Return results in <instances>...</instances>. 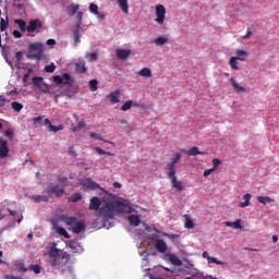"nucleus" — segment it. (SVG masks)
Listing matches in <instances>:
<instances>
[{"instance_id": "b1692460", "label": "nucleus", "mask_w": 279, "mask_h": 279, "mask_svg": "<svg viewBox=\"0 0 279 279\" xmlns=\"http://www.w3.org/2000/svg\"><path fill=\"white\" fill-rule=\"evenodd\" d=\"M257 201L259 204H263L264 206H267V204H271V202H276L274 198L269 196H258Z\"/></svg>"}, {"instance_id": "5fc2aeb1", "label": "nucleus", "mask_w": 279, "mask_h": 279, "mask_svg": "<svg viewBox=\"0 0 279 279\" xmlns=\"http://www.w3.org/2000/svg\"><path fill=\"white\" fill-rule=\"evenodd\" d=\"M208 263L209 264L214 263L215 265H223V262L217 259V257H210Z\"/></svg>"}, {"instance_id": "37998d69", "label": "nucleus", "mask_w": 279, "mask_h": 279, "mask_svg": "<svg viewBox=\"0 0 279 279\" xmlns=\"http://www.w3.org/2000/svg\"><path fill=\"white\" fill-rule=\"evenodd\" d=\"M97 84H99V82L95 78L89 81V89L92 90V93H95L97 90Z\"/></svg>"}, {"instance_id": "0eeeda50", "label": "nucleus", "mask_w": 279, "mask_h": 279, "mask_svg": "<svg viewBox=\"0 0 279 279\" xmlns=\"http://www.w3.org/2000/svg\"><path fill=\"white\" fill-rule=\"evenodd\" d=\"M165 14H167V9H165V5L158 4L156 7V23L162 25V23H165Z\"/></svg>"}, {"instance_id": "2eb2a0df", "label": "nucleus", "mask_w": 279, "mask_h": 279, "mask_svg": "<svg viewBox=\"0 0 279 279\" xmlns=\"http://www.w3.org/2000/svg\"><path fill=\"white\" fill-rule=\"evenodd\" d=\"M85 228L86 226L84 225V222L77 221L73 223L72 231L74 232V234H80Z\"/></svg>"}, {"instance_id": "a19ab883", "label": "nucleus", "mask_w": 279, "mask_h": 279, "mask_svg": "<svg viewBox=\"0 0 279 279\" xmlns=\"http://www.w3.org/2000/svg\"><path fill=\"white\" fill-rule=\"evenodd\" d=\"M33 84L34 86H36L37 88L43 86V77L41 76H35L33 77Z\"/></svg>"}, {"instance_id": "39448f33", "label": "nucleus", "mask_w": 279, "mask_h": 279, "mask_svg": "<svg viewBox=\"0 0 279 279\" xmlns=\"http://www.w3.org/2000/svg\"><path fill=\"white\" fill-rule=\"evenodd\" d=\"M114 205L112 203H106L100 207V215L108 221L109 219H114Z\"/></svg>"}, {"instance_id": "9b49d317", "label": "nucleus", "mask_w": 279, "mask_h": 279, "mask_svg": "<svg viewBox=\"0 0 279 279\" xmlns=\"http://www.w3.org/2000/svg\"><path fill=\"white\" fill-rule=\"evenodd\" d=\"M116 53L119 60H128V58H130V54L132 53V50L120 48L116 50Z\"/></svg>"}, {"instance_id": "6e6d98bb", "label": "nucleus", "mask_w": 279, "mask_h": 279, "mask_svg": "<svg viewBox=\"0 0 279 279\" xmlns=\"http://www.w3.org/2000/svg\"><path fill=\"white\" fill-rule=\"evenodd\" d=\"M219 165H221V161H220L219 159H217V158L214 159V160H213V168H211V169H213L214 171H217V167H219Z\"/></svg>"}, {"instance_id": "dca6fc26", "label": "nucleus", "mask_w": 279, "mask_h": 279, "mask_svg": "<svg viewBox=\"0 0 279 279\" xmlns=\"http://www.w3.org/2000/svg\"><path fill=\"white\" fill-rule=\"evenodd\" d=\"M117 2L120 10H122L124 14H128L130 12V4L128 3V0H117Z\"/></svg>"}, {"instance_id": "7c9ffc66", "label": "nucleus", "mask_w": 279, "mask_h": 279, "mask_svg": "<svg viewBox=\"0 0 279 279\" xmlns=\"http://www.w3.org/2000/svg\"><path fill=\"white\" fill-rule=\"evenodd\" d=\"M138 75L141 77H151V69L149 68H143L140 72Z\"/></svg>"}, {"instance_id": "0e129e2a", "label": "nucleus", "mask_w": 279, "mask_h": 279, "mask_svg": "<svg viewBox=\"0 0 279 279\" xmlns=\"http://www.w3.org/2000/svg\"><path fill=\"white\" fill-rule=\"evenodd\" d=\"M242 38L250 40V38H252V31L247 29L246 34L244 36H242Z\"/></svg>"}, {"instance_id": "72a5a7b5", "label": "nucleus", "mask_w": 279, "mask_h": 279, "mask_svg": "<svg viewBox=\"0 0 279 279\" xmlns=\"http://www.w3.org/2000/svg\"><path fill=\"white\" fill-rule=\"evenodd\" d=\"M202 151H199V148L194 146L192 148L189 149L187 151V156H202Z\"/></svg>"}, {"instance_id": "ea45409f", "label": "nucleus", "mask_w": 279, "mask_h": 279, "mask_svg": "<svg viewBox=\"0 0 279 279\" xmlns=\"http://www.w3.org/2000/svg\"><path fill=\"white\" fill-rule=\"evenodd\" d=\"M11 108L13 110H15V112H21V110L23 108V104L17 102V101H13V102H11Z\"/></svg>"}, {"instance_id": "c85d7f7f", "label": "nucleus", "mask_w": 279, "mask_h": 279, "mask_svg": "<svg viewBox=\"0 0 279 279\" xmlns=\"http://www.w3.org/2000/svg\"><path fill=\"white\" fill-rule=\"evenodd\" d=\"M14 23H15V25L19 26L21 32L27 31V22H25V20H14Z\"/></svg>"}, {"instance_id": "a18cd8bd", "label": "nucleus", "mask_w": 279, "mask_h": 279, "mask_svg": "<svg viewBox=\"0 0 279 279\" xmlns=\"http://www.w3.org/2000/svg\"><path fill=\"white\" fill-rule=\"evenodd\" d=\"M16 269H17V271H23V274H25V271H27V268L25 267V263H23V260H21L16 264Z\"/></svg>"}, {"instance_id": "f03ea898", "label": "nucleus", "mask_w": 279, "mask_h": 279, "mask_svg": "<svg viewBox=\"0 0 279 279\" xmlns=\"http://www.w3.org/2000/svg\"><path fill=\"white\" fill-rule=\"evenodd\" d=\"M44 45L41 43H35L28 45V54L26 58L28 60H40L43 58Z\"/></svg>"}, {"instance_id": "c03bdc74", "label": "nucleus", "mask_w": 279, "mask_h": 279, "mask_svg": "<svg viewBox=\"0 0 279 279\" xmlns=\"http://www.w3.org/2000/svg\"><path fill=\"white\" fill-rule=\"evenodd\" d=\"M132 104H133L132 100L125 101L121 107L122 112H128V110L132 108Z\"/></svg>"}, {"instance_id": "bf43d9fd", "label": "nucleus", "mask_w": 279, "mask_h": 279, "mask_svg": "<svg viewBox=\"0 0 279 279\" xmlns=\"http://www.w3.org/2000/svg\"><path fill=\"white\" fill-rule=\"evenodd\" d=\"M84 128H86V122H84V120H81L76 125V130H84Z\"/></svg>"}, {"instance_id": "4468645a", "label": "nucleus", "mask_w": 279, "mask_h": 279, "mask_svg": "<svg viewBox=\"0 0 279 279\" xmlns=\"http://www.w3.org/2000/svg\"><path fill=\"white\" fill-rule=\"evenodd\" d=\"M111 104H119V97H121V90L116 89L114 92L110 93L108 96Z\"/></svg>"}, {"instance_id": "1a4fd4ad", "label": "nucleus", "mask_w": 279, "mask_h": 279, "mask_svg": "<svg viewBox=\"0 0 279 279\" xmlns=\"http://www.w3.org/2000/svg\"><path fill=\"white\" fill-rule=\"evenodd\" d=\"M10 154V148L8 147V142L3 138H0V158H8Z\"/></svg>"}, {"instance_id": "f257e3e1", "label": "nucleus", "mask_w": 279, "mask_h": 279, "mask_svg": "<svg viewBox=\"0 0 279 279\" xmlns=\"http://www.w3.org/2000/svg\"><path fill=\"white\" fill-rule=\"evenodd\" d=\"M60 251L59 248L52 247L49 251V257H50V266L52 269H56L57 271L61 269V271H64V267H66V263H69V254L64 253L62 255V258L65 259V263L60 264L58 263V258L60 257Z\"/></svg>"}, {"instance_id": "aec40b11", "label": "nucleus", "mask_w": 279, "mask_h": 279, "mask_svg": "<svg viewBox=\"0 0 279 279\" xmlns=\"http://www.w3.org/2000/svg\"><path fill=\"white\" fill-rule=\"evenodd\" d=\"M247 56H250V52L245 50L238 49L235 51V58H238V60H240L241 62H245V58H247Z\"/></svg>"}, {"instance_id": "13d9d810", "label": "nucleus", "mask_w": 279, "mask_h": 279, "mask_svg": "<svg viewBox=\"0 0 279 279\" xmlns=\"http://www.w3.org/2000/svg\"><path fill=\"white\" fill-rule=\"evenodd\" d=\"M4 134H5L7 138H10V141H12V138H14V132H12V130H7Z\"/></svg>"}, {"instance_id": "79ce46f5", "label": "nucleus", "mask_w": 279, "mask_h": 279, "mask_svg": "<svg viewBox=\"0 0 279 279\" xmlns=\"http://www.w3.org/2000/svg\"><path fill=\"white\" fill-rule=\"evenodd\" d=\"M95 151H97V154H99L100 156H114V154L106 151L101 147H96Z\"/></svg>"}, {"instance_id": "4d7b16f0", "label": "nucleus", "mask_w": 279, "mask_h": 279, "mask_svg": "<svg viewBox=\"0 0 279 279\" xmlns=\"http://www.w3.org/2000/svg\"><path fill=\"white\" fill-rule=\"evenodd\" d=\"M39 90H41V93L49 94V85L47 84L41 85L39 87Z\"/></svg>"}, {"instance_id": "58836bf2", "label": "nucleus", "mask_w": 279, "mask_h": 279, "mask_svg": "<svg viewBox=\"0 0 279 279\" xmlns=\"http://www.w3.org/2000/svg\"><path fill=\"white\" fill-rule=\"evenodd\" d=\"M167 37H157L155 38L154 43L157 45V47H162L167 43Z\"/></svg>"}, {"instance_id": "ddd939ff", "label": "nucleus", "mask_w": 279, "mask_h": 279, "mask_svg": "<svg viewBox=\"0 0 279 279\" xmlns=\"http://www.w3.org/2000/svg\"><path fill=\"white\" fill-rule=\"evenodd\" d=\"M170 184L172 189H175V191H184V185L182 181H178V177L170 179Z\"/></svg>"}, {"instance_id": "2f4dec72", "label": "nucleus", "mask_w": 279, "mask_h": 279, "mask_svg": "<svg viewBox=\"0 0 279 279\" xmlns=\"http://www.w3.org/2000/svg\"><path fill=\"white\" fill-rule=\"evenodd\" d=\"M80 201H82V193H74L68 198V202H72L73 204Z\"/></svg>"}, {"instance_id": "423d86ee", "label": "nucleus", "mask_w": 279, "mask_h": 279, "mask_svg": "<svg viewBox=\"0 0 279 279\" xmlns=\"http://www.w3.org/2000/svg\"><path fill=\"white\" fill-rule=\"evenodd\" d=\"M113 204L114 213H132V207L130 206V201H117Z\"/></svg>"}, {"instance_id": "680f3d73", "label": "nucleus", "mask_w": 279, "mask_h": 279, "mask_svg": "<svg viewBox=\"0 0 279 279\" xmlns=\"http://www.w3.org/2000/svg\"><path fill=\"white\" fill-rule=\"evenodd\" d=\"M13 36H14V38H23V34L16 29L13 31Z\"/></svg>"}, {"instance_id": "49530a36", "label": "nucleus", "mask_w": 279, "mask_h": 279, "mask_svg": "<svg viewBox=\"0 0 279 279\" xmlns=\"http://www.w3.org/2000/svg\"><path fill=\"white\" fill-rule=\"evenodd\" d=\"M46 73H53L56 71V63H51L45 66Z\"/></svg>"}, {"instance_id": "4be33fe9", "label": "nucleus", "mask_w": 279, "mask_h": 279, "mask_svg": "<svg viewBox=\"0 0 279 279\" xmlns=\"http://www.w3.org/2000/svg\"><path fill=\"white\" fill-rule=\"evenodd\" d=\"M169 260L171 265H174V267H182V260L175 256V254L169 255Z\"/></svg>"}, {"instance_id": "052dcab7", "label": "nucleus", "mask_w": 279, "mask_h": 279, "mask_svg": "<svg viewBox=\"0 0 279 279\" xmlns=\"http://www.w3.org/2000/svg\"><path fill=\"white\" fill-rule=\"evenodd\" d=\"M213 173H215V170L211 168V169L205 170L203 175L204 178H208V175H211Z\"/></svg>"}, {"instance_id": "bb28decb", "label": "nucleus", "mask_w": 279, "mask_h": 279, "mask_svg": "<svg viewBox=\"0 0 279 279\" xmlns=\"http://www.w3.org/2000/svg\"><path fill=\"white\" fill-rule=\"evenodd\" d=\"M239 59L235 57H231L229 60V66H231V69L233 71H239Z\"/></svg>"}, {"instance_id": "a211bd4d", "label": "nucleus", "mask_w": 279, "mask_h": 279, "mask_svg": "<svg viewBox=\"0 0 279 279\" xmlns=\"http://www.w3.org/2000/svg\"><path fill=\"white\" fill-rule=\"evenodd\" d=\"M229 82L234 88L235 93H245V87L239 85V83H236V80L234 77H231Z\"/></svg>"}, {"instance_id": "e433bc0d", "label": "nucleus", "mask_w": 279, "mask_h": 279, "mask_svg": "<svg viewBox=\"0 0 279 279\" xmlns=\"http://www.w3.org/2000/svg\"><path fill=\"white\" fill-rule=\"evenodd\" d=\"M181 158H182V154H180V153L174 154V157H172L170 159V165L175 167V165H178V162H180Z\"/></svg>"}, {"instance_id": "09e8293b", "label": "nucleus", "mask_w": 279, "mask_h": 279, "mask_svg": "<svg viewBox=\"0 0 279 279\" xmlns=\"http://www.w3.org/2000/svg\"><path fill=\"white\" fill-rule=\"evenodd\" d=\"M63 95H65V97H69L70 99H73V97H75V92H71V88H68L63 92Z\"/></svg>"}, {"instance_id": "69168bd1", "label": "nucleus", "mask_w": 279, "mask_h": 279, "mask_svg": "<svg viewBox=\"0 0 279 279\" xmlns=\"http://www.w3.org/2000/svg\"><path fill=\"white\" fill-rule=\"evenodd\" d=\"M15 58H16L17 62H21V60H23V52L17 51L15 54Z\"/></svg>"}, {"instance_id": "6e6552de", "label": "nucleus", "mask_w": 279, "mask_h": 279, "mask_svg": "<svg viewBox=\"0 0 279 279\" xmlns=\"http://www.w3.org/2000/svg\"><path fill=\"white\" fill-rule=\"evenodd\" d=\"M155 248L159 254H165L167 253V250H169V247L167 246V242H165V240L162 239H157L155 241Z\"/></svg>"}, {"instance_id": "8fccbe9b", "label": "nucleus", "mask_w": 279, "mask_h": 279, "mask_svg": "<svg viewBox=\"0 0 279 279\" xmlns=\"http://www.w3.org/2000/svg\"><path fill=\"white\" fill-rule=\"evenodd\" d=\"M98 11H99V7H97V4L95 3L89 4V12H92V14H96Z\"/></svg>"}, {"instance_id": "20e7f679", "label": "nucleus", "mask_w": 279, "mask_h": 279, "mask_svg": "<svg viewBox=\"0 0 279 279\" xmlns=\"http://www.w3.org/2000/svg\"><path fill=\"white\" fill-rule=\"evenodd\" d=\"M61 181L65 182L62 187H60V185L58 184L54 185L53 183H50L48 185V195H54L56 197H62L63 195H66V190H64V187L66 186V178H63Z\"/></svg>"}, {"instance_id": "864d4df0", "label": "nucleus", "mask_w": 279, "mask_h": 279, "mask_svg": "<svg viewBox=\"0 0 279 279\" xmlns=\"http://www.w3.org/2000/svg\"><path fill=\"white\" fill-rule=\"evenodd\" d=\"M29 269L34 271V274H40V266L39 265H31Z\"/></svg>"}, {"instance_id": "9d476101", "label": "nucleus", "mask_w": 279, "mask_h": 279, "mask_svg": "<svg viewBox=\"0 0 279 279\" xmlns=\"http://www.w3.org/2000/svg\"><path fill=\"white\" fill-rule=\"evenodd\" d=\"M38 27H43V23L40 22V20H32L28 23V26L26 27V32H28L29 34L34 33L36 29H38Z\"/></svg>"}, {"instance_id": "3c124183", "label": "nucleus", "mask_w": 279, "mask_h": 279, "mask_svg": "<svg viewBox=\"0 0 279 279\" xmlns=\"http://www.w3.org/2000/svg\"><path fill=\"white\" fill-rule=\"evenodd\" d=\"M90 138H95L96 141H104V135L92 132Z\"/></svg>"}, {"instance_id": "cd10ccee", "label": "nucleus", "mask_w": 279, "mask_h": 279, "mask_svg": "<svg viewBox=\"0 0 279 279\" xmlns=\"http://www.w3.org/2000/svg\"><path fill=\"white\" fill-rule=\"evenodd\" d=\"M75 71L76 73L84 74L88 71V69H86V64L80 62V63H75Z\"/></svg>"}, {"instance_id": "a878e982", "label": "nucleus", "mask_w": 279, "mask_h": 279, "mask_svg": "<svg viewBox=\"0 0 279 279\" xmlns=\"http://www.w3.org/2000/svg\"><path fill=\"white\" fill-rule=\"evenodd\" d=\"M167 169H168V180L175 178V166L168 163Z\"/></svg>"}, {"instance_id": "5701e85b", "label": "nucleus", "mask_w": 279, "mask_h": 279, "mask_svg": "<svg viewBox=\"0 0 279 279\" xmlns=\"http://www.w3.org/2000/svg\"><path fill=\"white\" fill-rule=\"evenodd\" d=\"M244 202L240 203V208H247V206H250V202L252 199V194L246 193L243 196Z\"/></svg>"}, {"instance_id": "412c9836", "label": "nucleus", "mask_w": 279, "mask_h": 279, "mask_svg": "<svg viewBox=\"0 0 279 279\" xmlns=\"http://www.w3.org/2000/svg\"><path fill=\"white\" fill-rule=\"evenodd\" d=\"M129 223L130 226H140L141 225V217L138 215H130L129 216Z\"/></svg>"}, {"instance_id": "393cba45", "label": "nucleus", "mask_w": 279, "mask_h": 279, "mask_svg": "<svg viewBox=\"0 0 279 279\" xmlns=\"http://www.w3.org/2000/svg\"><path fill=\"white\" fill-rule=\"evenodd\" d=\"M184 228L187 230H193L195 228V223L193 222V219H191V216L185 215V223Z\"/></svg>"}, {"instance_id": "f8f14e48", "label": "nucleus", "mask_w": 279, "mask_h": 279, "mask_svg": "<svg viewBox=\"0 0 279 279\" xmlns=\"http://www.w3.org/2000/svg\"><path fill=\"white\" fill-rule=\"evenodd\" d=\"M101 208V199L99 197L94 196L89 201V210H99Z\"/></svg>"}, {"instance_id": "c756f323", "label": "nucleus", "mask_w": 279, "mask_h": 279, "mask_svg": "<svg viewBox=\"0 0 279 279\" xmlns=\"http://www.w3.org/2000/svg\"><path fill=\"white\" fill-rule=\"evenodd\" d=\"M31 199H33V202H35L36 204H40V202H49V197L45 195H35L32 196Z\"/></svg>"}, {"instance_id": "e2e57ef3", "label": "nucleus", "mask_w": 279, "mask_h": 279, "mask_svg": "<svg viewBox=\"0 0 279 279\" xmlns=\"http://www.w3.org/2000/svg\"><path fill=\"white\" fill-rule=\"evenodd\" d=\"M31 73H32V69H29L26 74H24V76H23V82H24V84H26L27 80H29V74H31Z\"/></svg>"}, {"instance_id": "f3484780", "label": "nucleus", "mask_w": 279, "mask_h": 279, "mask_svg": "<svg viewBox=\"0 0 279 279\" xmlns=\"http://www.w3.org/2000/svg\"><path fill=\"white\" fill-rule=\"evenodd\" d=\"M80 28H81V24L77 23L76 24V28L73 32V36H74V45L77 46L81 43V38H82V34H80Z\"/></svg>"}, {"instance_id": "338daca9", "label": "nucleus", "mask_w": 279, "mask_h": 279, "mask_svg": "<svg viewBox=\"0 0 279 279\" xmlns=\"http://www.w3.org/2000/svg\"><path fill=\"white\" fill-rule=\"evenodd\" d=\"M149 278H150V279H167V278H165V277H162V276H158V275H154V274H150V275H149Z\"/></svg>"}, {"instance_id": "603ef678", "label": "nucleus", "mask_w": 279, "mask_h": 279, "mask_svg": "<svg viewBox=\"0 0 279 279\" xmlns=\"http://www.w3.org/2000/svg\"><path fill=\"white\" fill-rule=\"evenodd\" d=\"M60 130H64V124H59L58 126L52 125L50 128V132H60Z\"/></svg>"}, {"instance_id": "c9c22d12", "label": "nucleus", "mask_w": 279, "mask_h": 279, "mask_svg": "<svg viewBox=\"0 0 279 279\" xmlns=\"http://www.w3.org/2000/svg\"><path fill=\"white\" fill-rule=\"evenodd\" d=\"M8 25H10V22L7 20L1 17L0 19V32H5V29H8Z\"/></svg>"}, {"instance_id": "f704fd0d", "label": "nucleus", "mask_w": 279, "mask_h": 279, "mask_svg": "<svg viewBox=\"0 0 279 279\" xmlns=\"http://www.w3.org/2000/svg\"><path fill=\"white\" fill-rule=\"evenodd\" d=\"M77 10H80L78 4H70L68 7V12L71 14V16H73L74 14H77Z\"/></svg>"}, {"instance_id": "774afa93", "label": "nucleus", "mask_w": 279, "mask_h": 279, "mask_svg": "<svg viewBox=\"0 0 279 279\" xmlns=\"http://www.w3.org/2000/svg\"><path fill=\"white\" fill-rule=\"evenodd\" d=\"M4 279H23V278L16 277V276H13V275H5Z\"/></svg>"}, {"instance_id": "473e14b6", "label": "nucleus", "mask_w": 279, "mask_h": 279, "mask_svg": "<svg viewBox=\"0 0 279 279\" xmlns=\"http://www.w3.org/2000/svg\"><path fill=\"white\" fill-rule=\"evenodd\" d=\"M84 186H86V189H92L93 191H95L96 189H99V184L98 183H95V181H86L84 183Z\"/></svg>"}, {"instance_id": "6ab92c4d", "label": "nucleus", "mask_w": 279, "mask_h": 279, "mask_svg": "<svg viewBox=\"0 0 279 279\" xmlns=\"http://www.w3.org/2000/svg\"><path fill=\"white\" fill-rule=\"evenodd\" d=\"M225 225L228 227V228H233V230H241V228H243L241 226V219H236L235 221H226Z\"/></svg>"}, {"instance_id": "7ed1b4c3", "label": "nucleus", "mask_w": 279, "mask_h": 279, "mask_svg": "<svg viewBox=\"0 0 279 279\" xmlns=\"http://www.w3.org/2000/svg\"><path fill=\"white\" fill-rule=\"evenodd\" d=\"M52 80L54 84H58L59 86L64 85L69 88L73 87V84H75V80H73V77L69 73H63L61 76L54 75Z\"/></svg>"}, {"instance_id": "4c0bfd02", "label": "nucleus", "mask_w": 279, "mask_h": 279, "mask_svg": "<svg viewBox=\"0 0 279 279\" xmlns=\"http://www.w3.org/2000/svg\"><path fill=\"white\" fill-rule=\"evenodd\" d=\"M57 232L60 234V236H64V239H70L69 232H66V229L63 227H57Z\"/></svg>"}, {"instance_id": "de8ad7c7", "label": "nucleus", "mask_w": 279, "mask_h": 279, "mask_svg": "<svg viewBox=\"0 0 279 279\" xmlns=\"http://www.w3.org/2000/svg\"><path fill=\"white\" fill-rule=\"evenodd\" d=\"M163 236H167V239H169L172 242L178 241V239H180V235L178 234L163 233Z\"/></svg>"}]
</instances>
